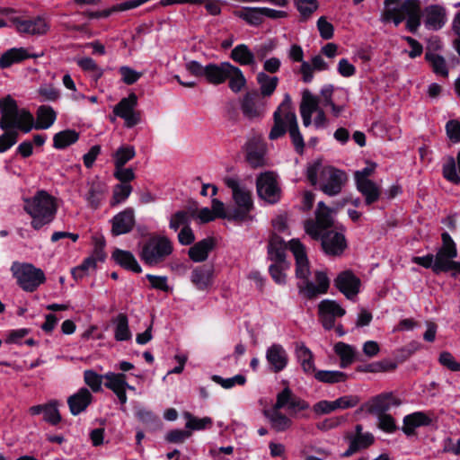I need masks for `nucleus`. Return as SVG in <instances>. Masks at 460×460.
Here are the masks:
<instances>
[{
  "label": "nucleus",
  "instance_id": "nucleus-52",
  "mask_svg": "<svg viewBox=\"0 0 460 460\" xmlns=\"http://www.w3.org/2000/svg\"><path fill=\"white\" fill-rule=\"evenodd\" d=\"M303 20L308 19L317 9V0H293Z\"/></svg>",
  "mask_w": 460,
  "mask_h": 460
},
{
  "label": "nucleus",
  "instance_id": "nucleus-55",
  "mask_svg": "<svg viewBox=\"0 0 460 460\" xmlns=\"http://www.w3.org/2000/svg\"><path fill=\"white\" fill-rule=\"evenodd\" d=\"M189 209L192 218L198 217L200 224H207L215 220V215L212 213V210L207 207L198 210V203L196 201H192V205L189 207Z\"/></svg>",
  "mask_w": 460,
  "mask_h": 460
},
{
  "label": "nucleus",
  "instance_id": "nucleus-16",
  "mask_svg": "<svg viewBox=\"0 0 460 460\" xmlns=\"http://www.w3.org/2000/svg\"><path fill=\"white\" fill-rule=\"evenodd\" d=\"M265 106V98L256 90L247 92L241 102L243 114L249 119L262 118Z\"/></svg>",
  "mask_w": 460,
  "mask_h": 460
},
{
  "label": "nucleus",
  "instance_id": "nucleus-46",
  "mask_svg": "<svg viewBox=\"0 0 460 460\" xmlns=\"http://www.w3.org/2000/svg\"><path fill=\"white\" fill-rule=\"evenodd\" d=\"M430 48H428L425 58L428 62L431 65L433 71L442 76L447 77L448 75V70L446 65V60L443 57L430 51Z\"/></svg>",
  "mask_w": 460,
  "mask_h": 460
},
{
  "label": "nucleus",
  "instance_id": "nucleus-44",
  "mask_svg": "<svg viewBox=\"0 0 460 460\" xmlns=\"http://www.w3.org/2000/svg\"><path fill=\"white\" fill-rule=\"evenodd\" d=\"M257 82L260 84L261 93L264 98L270 96L278 85L279 78L277 76H270L264 72L257 75Z\"/></svg>",
  "mask_w": 460,
  "mask_h": 460
},
{
  "label": "nucleus",
  "instance_id": "nucleus-15",
  "mask_svg": "<svg viewBox=\"0 0 460 460\" xmlns=\"http://www.w3.org/2000/svg\"><path fill=\"white\" fill-rule=\"evenodd\" d=\"M232 196L236 205V207L231 208V217L234 218V221L241 223L252 220V217L250 216V213L254 208L252 192L243 187Z\"/></svg>",
  "mask_w": 460,
  "mask_h": 460
},
{
  "label": "nucleus",
  "instance_id": "nucleus-34",
  "mask_svg": "<svg viewBox=\"0 0 460 460\" xmlns=\"http://www.w3.org/2000/svg\"><path fill=\"white\" fill-rule=\"evenodd\" d=\"M80 137L79 132L75 129H64L56 133L53 137V147L58 150H63L75 144Z\"/></svg>",
  "mask_w": 460,
  "mask_h": 460
},
{
  "label": "nucleus",
  "instance_id": "nucleus-5",
  "mask_svg": "<svg viewBox=\"0 0 460 460\" xmlns=\"http://www.w3.org/2000/svg\"><path fill=\"white\" fill-rule=\"evenodd\" d=\"M24 210L31 217V226L35 230L49 225L57 213L55 199L46 190H39L34 197L25 199Z\"/></svg>",
  "mask_w": 460,
  "mask_h": 460
},
{
  "label": "nucleus",
  "instance_id": "nucleus-60",
  "mask_svg": "<svg viewBox=\"0 0 460 460\" xmlns=\"http://www.w3.org/2000/svg\"><path fill=\"white\" fill-rule=\"evenodd\" d=\"M211 379L225 389L232 388L235 385H243L246 383V378L243 375H236L230 378H223L220 376L214 375Z\"/></svg>",
  "mask_w": 460,
  "mask_h": 460
},
{
  "label": "nucleus",
  "instance_id": "nucleus-40",
  "mask_svg": "<svg viewBox=\"0 0 460 460\" xmlns=\"http://www.w3.org/2000/svg\"><path fill=\"white\" fill-rule=\"evenodd\" d=\"M456 163L460 173V151L457 154L456 161L452 156L447 159L443 164V176L454 184H460V175L456 171Z\"/></svg>",
  "mask_w": 460,
  "mask_h": 460
},
{
  "label": "nucleus",
  "instance_id": "nucleus-42",
  "mask_svg": "<svg viewBox=\"0 0 460 460\" xmlns=\"http://www.w3.org/2000/svg\"><path fill=\"white\" fill-rule=\"evenodd\" d=\"M106 380L104 385L114 394L123 390L128 386L127 376L124 373L108 372L104 375Z\"/></svg>",
  "mask_w": 460,
  "mask_h": 460
},
{
  "label": "nucleus",
  "instance_id": "nucleus-6",
  "mask_svg": "<svg viewBox=\"0 0 460 460\" xmlns=\"http://www.w3.org/2000/svg\"><path fill=\"white\" fill-rule=\"evenodd\" d=\"M172 252V243L167 236L155 234L143 244L139 258L145 265L155 267L164 262Z\"/></svg>",
  "mask_w": 460,
  "mask_h": 460
},
{
  "label": "nucleus",
  "instance_id": "nucleus-24",
  "mask_svg": "<svg viewBox=\"0 0 460 460\" xmlns=\"http://www.w3.org/2000/svg\"><path fill=\"white\" fill-rule=\"evenodd\" d=\"M217 240L208 236L195 243L188 251V256L193 262H203L207 261L209 253L216 248Z\"/></svg>",
  "mask_w": 460,
  "mask_h": 460
},
{
  "label": "nucleus",
  "instance_id": "nucleus-18",
  "mask_svg": "<svg viewBox=\"0 0 460 460\" xmlns=\"http://www.w3.org/2000/svg\"><path fill=\"white\" fill-rule=\"evenodd\" d=\"M111 235L119 236L130 233L136 224L134 209L127 208L116 214L111 219Z\"/></svg>",
  "mask_w": 460,
  "mask_h": 460
},
{
  "label": "nucleus",
  "instance_id": "nucleus-49",
  "mask_svg": "<svg viewBox=\"0 0 460 460\" xmlns=\"http://www.w3.org/2000/svg\"><path fill=\"white\" fill-rule=\"evenodd\" d=\"M334 351L341 358V367H345L354 361L356 351L352 346L344 342H338L334 346Z\"/></svg>",
  "mask_w": 460,
  "mask_h": 460
},
{
  "label": "nucleus",
  "instance_id": "nucleus-57",
  "mask_svg": "<svg viewBox=\"0 0 460 460\" xmlns=\"http://www.w3.org/2000/svg\"><path fill=\"white\" fill-rule=\"evenodd\" d=\"M137 419L149 429H155L160 426V419L153 411L141 409L137 412Z\"/></svg>",
  "mask_w": 460,
  "mask_h": 460
},
{
  "label": "nucleus",
  "instance_id": "nucleus-20",
  "mask_svg": "<svg viewBox=\"0 0 460 460\" xmlns=\"http://www.w3.org/2000/svg\"><path fill=\"white\" fill-rule=\"evenodd\" d=\"M334 285L348 299H353L359 292L360 279L350 270H345L337 276Z\"/></svg>",
  "mask_w": 460,
  "mask_h": 460
},
{
  "label": "nucleus",
  "instance_id": "nucleus-50",
  "mask_svg": "<svg viewBox=\"0 0 460 460\" xmlns=\"http://www.w3.org/2000/svg\"><path fill=\"white\" fill-rule=\"evenodd\" d=\"M184 418L187 420L185 427L190 430H202L212 426V419L209 417L199 419L190 412L185 411Z\"/></svg>",
  "mask_w": 460,
  "mask_h": 460
},
{
  "label": "nucleus",
  "instance_id": "nucleus-31",
  "mask_svg": "<svg viewBox=\"0 0 460 460\" xmlns=\"http://www.w3.org/2000/svg\"><path fill=\"white\" fill-rule=\"evenodd\" d=\"M266 358L270 370L274 373L280 372L287 366L286 351L279 344H273L267 349Z\"/></svg>",
  "mask_w": 460,
  "mask_h": 460
},
{
  "label": "nucleus",
  "instance_id": "nucleus-33",
  "mask_svg": "<svg viewBox=\"0 0 460 460\" xmlns=\"http://www.w3.org/2000/svg\"><path fill=\"white\" fill-rule=\"evenodd\" d=\"M37 121H33L32 128L35 129H48L57 119V113L52 107L47 105H40L36 112Z\"/></svg>",
  "mask_w": 460,
  "mask_h": 460
},
{
  "label": "nucleus",
  "instance_id": "nucleus-27",
  "mask_svg": "<svg viewBox=\"0 0 460 460\" xmlns=\"http://www.w3.org/2000/svg\"><path fill=\"white\" fill-rule=\"evenodd\" d=\"M39 56L30 54L24 48H12L4 52L0 57V68L6 69L14 64L22 63L29 58H36Z\"/></svg>",
  "mask_w": 460,
  "mask_h": 460
},
{
  "label": "nucleus",
  "instance_id": "nucleus-4",
  "mask_svg": "<svg viewBox=\"0 0 460 460\" xmlns=\"http://www.w3.org/2000/svg\"><path fill=\"white\" fill-rule=\"evenodd\" d=\"M306 175L312 185L318 184L319 189L330 197L339 195L349 180L345 171L332 165L322 166L320 162L310 165Z\"/></svg>",
  "mask_w": 460,
  "mask_h": 460
},
{
  "label": "nucleus",
  "instance_id": "nucleus-37",
  "mask_svg": "<svg viewBox=\"0 0 460 460\" xmlns=\"http://www.w3.org/2000/svg\"><path fill=\"white\" fill-rule=\"evenodd\" d=\"M230 58L241 66H253L255 64L254 53L243 43L238 44L232 49Z\"/></svg>",
  "mask_w": 460,
  "mask_h": 460
},
{
  "label": "nucleus",
  "instance_id": "nucleus-41",
  "mask_svg": "<svg viewBox=\"0 0 460 460\" xmlns=\"http://www.w3.org/2000/svg\"><path fill=\"white\" fill-rule=\"evenodd\" d=\"M137 105V96L135 93H131L128 97L122 98L113 108V113L119 117L124 118L127 114L131 112Z\"/></svg>",
  "mask_w": 460,
  "mask_h": 460
},
{
  "label": "nucleus",
  "instance_id": "nucleus-38",
  "mask_svg": "<svg viewBox=\"0 0 460 460\" xmlns=\"http://www.w3.org/2000/svg\"><path fill=\"white\" fill-rule=\"evenodd\" d=\"M296 356L305 373L314 374L315 372L313 354L308 348L303 344H297L296 347Z\"/></svg>",
  "mask_w": 460,
  "mask_h": 460
},
{
  "label": "nucleus",
  "instance_id": "nucleus-64",
  "mask_svg": "<svg viewBox=\"0 0 460 460\" xmlns=\"http://www.w3.org/2000/svg\"><path fill=\"white\" fill-rule=\"evenodd\" d=\"M446 132L448 138L454 142H460V121L457 119H451L446 124Z\"/></svg>",
  "mask_w": 460,
  "mask_h": 460
},
{
  "label": "nucleus",
  "instance_id": "nucleus-51",
  "mask_svg": "<svg viewBox=\"0 0 460 460\" xmlns=\"http://www.w3.org/2000/svg\"><path fill=\"white\" fill-rule=\"evenodd\" d=\"M105 187L103 184L93 183L86 195V199L92 208H98L103 197Z\"/></svg>",
  "mask_w": 460,
  "mask_h": 460
},
{
  "label": "nucleus",
  "instance_id": "nucleus-22",
  "mask_svg": "<svg viewBox=\"0 0 460 460\" xmlns=\"http://www.w3.org/2000/svg\"><path fill=\"white\" fill-rule=\"evenodd\" d=\"M447 16L445 7L439 4H431L423 10V22L427 29L438 31L447 22Z\"/></svg>",
  "mask_w": 460,
  "mask_h": 460
},
{
  "label": "nucleus",
  "instance_id": "nucleus-48",
  "mask_svg": "<svg viewBox=\"0 0 460 460\" xmlns=\"http://www.w3.org/2000/svg\"><path fill=\"white\" fill-rule=\"evenodd\" d=\"M190 210H178L171 216L169 227L171 230L177 232L181 226L186 227L190 226L191 221Z\"/></svg>",
  "mask_w": 460,
  "mask_h": 460
},
{
  "label": "nucleus",
  "instance_id": "nucleus-56",
  "mask_svg": "<svg viewBox=\"0 0 460 460\" xmlns=\"http://www.w3.org/2000/svg\"><path fill=\"white\" fill-rule=\"evenodd\" d=\"M104 375H100L93 370H85L84 372V383L92 389L93 393L102 391V384Z\"/></svg>",
  "mask_w": 460,
  "mask_h": 460
},
{
  "label": "nucleus",
  "instance_id": "nucleus-19",
  "mask_svg": "<svg viewBox=\"0 0 460 460\" xmlns=\"http://www.w3.org/2000/svg\"><path fill=\"white\" fill-rule=\"evenodd\" d=\"M288 132V93L284 94L283 100L273 113V126L270 131L269 138L276 140L286 135Z\"/></svg>",
  "mask_w": 460,
  "mask_h": 460
},
{
  "label": "nucleus",
  "instance_id": "nucleus-17",
  "mask_svg": "<svg viewBox=\"0 0 460 460\" xmlns=\"http://www.w3.org/2000/svg\"><path fill=\"white\" fill-rule=\"evenodd\" d=\"M10 22L14 25L19 33L30 35H44L49 30V25L42 16L23 20L12 16Z\"/></svg>",
  "mask_w": 460,
  "mask_h": 460
},
{
  "label": "nucleus",
  "instance_id": "nucleus-8",
  "mask_svg": "<svg viewBox=\"0 0 460 460\" xmlns=\"http://www.w3.org/2000/svg\"><path fill=\"white\" fill-rule=\"evenodd\" d=\"M299 111L305 127L312 124V115L316 113L314 124L317 128H326L329 120L324 111L319 106L320 97L314 94L309 89L302 91Z\"/></svg>",
  "mask_w": 460,
  "mask_h": 460
},
{
  "label": "nucleus",
  "instance_id": "nucleus-11",
  "mask_svg": "<svg viewBox=\"0 0 460 460\" xmlns=\"http://www.w3.org/2000/svg\"><path fill=\"white\" fill-rule=\"evenodd\" d=\"M226 65L229 62H223L219 65L209 63L203 66L199 62L191 60L186 64V69L194 76H204L212 84H221L229 77V69Z\"/></svg>",
  "mask_w": 460,
  "mask_h": 460
},
{
  "label": "nucleus",
  "instance_id": "nucleus-35",
  "mask_svg": "<svg viewBox=\"0 0 460 460\" xmlns=\"http://www.w3.org/2000/svg\"><path fill=\"white\" fill-rule=\"evenodd\" d=\"M358 190L365 197L367 205H370L378 200L381 190L379 186L371 180H362L356 182Z\"/></svg>",
  "mask_w": 460,
  "mask_h": 460
},
{
  "label": "nucleus",
  "instance_id": "nucleus-30",
  "mask_svg": "<svg viewBox=\"0 0 460 460\" xmlns=\"http://www.w3.org/2000/svg\"><path fill=\"white\" fill-rule=\"evenodd\" d=\"M401 401L394 397L392 393H384L371 399L368 405V411L372 413H385L392 406H398Z\"/></svg>",
  "mask_w": 460,
  "mask_h": 460
},
{
  "label": "nucleus",
  "instance_id": "nucleus-39",
  "mask_svg": "<svg viewBox=\"0 0 460 460\" xmlns=\"http://www.w3.org/2000/svg\"><path fill=\"white\" fill-rule=\"evenodd\" d=\"M114 338L118 341H125L131 339V332L128 327V319L126 314L119 313L115 319Z\"/></svg>",
  "mask_w": 460,
  "mask_h": 460
},
{
  "label": "nucleus",
  "instance_id": "nucleus-58",
  "mask_svg": "<svg viewBox=\"0 0 460 460\" xmlns=\"http://www.w3.org/2000/svg\"><path fill=\"white\" fill-rule=\"evenodd\" d=\"M93 251L91 255L94 260L100 262H104L107 258V253L105 252L106 241L105 238L101 236H93Z\"/></svg>",
  "mask_w": 460,
  "mask_h": 460
},
{
  "label": "nucleus",
  "instance_id": "nucleus-29",
  "mask_svg": "<svg viewBox=\"0 0 460 460\" xmlns=\"http://www.w3.org/2000/svg\"><path fill=\"white\" fill-rule=\"evenodd\" d=\"M355 429L356 435L349 437V446L343 454L344 456H349L361 449L367 448L374 442V437L371 433H362L361 425H357Z\"/></svg>",
  "mask_w": 460,
  "mask_h": 460
},
{
  "label": "nucleus",
  "instance_id": "nucleus-59",
  "mask_svg": "<svg viewBox=\"0 0 460 460\" xmlns=\"http://www.w3.org/2000/svg\"><path fill=\"white\" fill-rule=\"evenodd\" d=\"M317 380L323 383H338L342 382L346 378V375L341 371H318L314 372Z\"/></svg>",
  "mask_w": 460,
  "mask_h": 460
},
{
  "label": "nucleus",
  "instance_id": "nucleus-12",
  "mask_svg": "<svg viewBox=\"0 0 460 460\" xmlns=\"http://www.w3.org/2000/svg\"><path fill=\"white\" fill-rule=\"evenodd\" d=\"M256 190L258 197L268 204L278 203L281 198V190L277 174L270 171L260 173L256 178Z\"/></svg>",
  "mask_w": 460,
  "mask_h": 460
},
{
  "label": "nucleus",
  "instance_id": "nucleus-21",
  "mask_svg": "<svg viewBox=\"0 0 460 460\" xmlns=\"http://www.w3.org/2000/svg\"><path fill=\"white\" fill-rule=\"evenodd\" d=\"M58 402L51 400L47 403L33 405L29 408V413L31 416L43 414V420L52 426H57L62 420L58 411Z\"/></svg>",
  "mask_w": 460,
  "mask_h": 460
},
{
  "label": "nucleus",
  "instance_id": "nucleus-13",
  "mask_svg": "<svg viewBox=\"0 0 460 460\" xmlns=\"http://www.w3.org/2000/svg\"><path fill=\"white\" fill-rule=\"evenodd\" d=\"M245 159L252 168L265 165L266 143L261 134L253 132L244 145Z\"/></svg>",
  "mask_w": 460,
  "mask_h": 460
},
{
  "label": "nucleus",
  "instance_id": "nucleus-10",
  "mask_svg": "<svg viewBox=\"0 0 460 460\" xmlns=\"http://www.w3.org/2000/svg\"><path fill=\"white\" fill-rule=\"evenodd\" d=\"M335 213L336 209L328 207L323 201L318 202L314 212L315 219H307L304 222L305 232L312 239L319 240L321 233L333 226Z\"/></svg>",
  "mask_w": 460,
  "mask_h": 460
},
{
  "label": "nucleus",
  "instance_id": "nucleus-63",
  "mask_svg": "<svg viewBox=\"0 0 460 460\" xmlns=\"http://www.w3.org/2000/svg\"><path fill=\"white\" fill-rule=\"evenodd\" d=\"M146 279L149 281L151 288L164 292H169L171 289L168 285V278L166 276L146 274Z\"/></svg>",
  "mask_w": 460,
  "mask_h": 460
},
{
  "label": "nucleus",
  "instance_id": "nucleus-7",
  "mask_svg": "<svg viewBox=\"0 0 460 460\" xmlns=\"http://www.w3.org/2000/svg\"><path fill=\"white\" fill-rule=\"evenodd\" d=\"M262 414L269 420L271 429L277 432L285 431L288 429V416L282 411L288 410V385L278 394L275 403L269 406L268 402L261 399Z\"/></svg>",
  "mask_w": 460,
  "mask_h": 460
},
{
  "label": "nucleus",
  "instance_id": "nucleus-61",
  "mask_svg": "<svg viewBox=\"0 0 460 460\" xmlns=\"http://www.w3.org/2000/svg\"><path fill=\"white\" fill-rule=\"evenodd\" d=\"M77 65L84 71L93 72L95 80H98L103 75V70L92 58H83L77 61Z\"/></svg>",
  "mask_w": 460,
  "mask_h": 460
},
{
  "label": "nucleus",
  "instance_id": "nucleus-14",
  "mask_svg": "<svg viewBox=\"0 0 460 460\" xmlns=\"http://www.w3.org/2000/svg\"><path fill=\"white\" fill-rule=\"evenodd\" d=\"M344 228L327 230L321 233V244L323 251L329 256H341L348 247L344 235Z\"/></svg>",
  "mask_w": 460,
  "mask_h": 460
},
{
  "label": "nucleus",
  "instance_id": "nucleus-32",
  "mask_svg": "<svg viewBox=\"0 0 460 460\" xmlns=\"http://www.w3.org/2000/svg\"><path fill=\"white\" fill-rule=\"evenodd\" d=\"M431 417L423 411H416L411 414L406 415L403 418L402 431L411 436L414 434L417 428L422 426H429L431 423Z\"/></svg>",
  "mask_w": 460,
  "mask_h": 460
},
{
  "label": "nucleus",
  "instance_id": "nucleus-23",
  "mask_svg": "<svg viewBox=\"0 0 460 460\" xmlns=\"http://www.w3.org/2000/svg\"><path fill=\"white\" fill-rule=\"evenodd\" d=\"M190 281L200 291L208 289L214 282V265L203 264L195 267L191 271Z\"/></svg>",
  "mask_w": 460,
  "mask_h": 460
},
{
  "label": "nucleus",
  "instance_id": "nucleus-47",
  "mask_svg": "<svg viewBox=\"0 0 460 460\" xmlns=\"http://www.w3.org/2000/svg\"><path fill=\"white\" fill-rule=\"evenodd\" d=\"M136 155V151L133 146L123 145L119 146L113 155L114 166L123 167L125 164L133 159Z\"/></svg>",
  "mask_w": 460,
  "mask_h": 460
},
{
  "label": "nucleus",
  "instance_id": "nucleus-2",
  "mask_svg": "<svg viewBox=\"0 0 460 460\" xmlns=\"http://www.w3.org/2000/svg\"><path fill=\"white\" fill-rule=\"evenodd\" d=\"M289 252L296 261V277L298 279L297 287L302 296L312 299L319 295L325 294L330 286V280L324 271H316L315 283L309 280L310 264L305 245L298 238L289 240Z\"/></svg>",
  "mask_w": 460,
  "mask_h": 460
},
{
  "label": "nucleus",
  "instance_id": "nucleus-62",
  "mask_svg": "<svg viewBox=\"0 0 460 460\" xmlns=\"http://www.w3.org/2000/svg\"><path fill=\"white\" fill-rule=\"evenodd\" d=\"M404 17L420 14V4L419 0H405L398 8Z\"/></svg>",
  "mask_w": 460,
  "mask_h": 460
},
{
  "label": "nucleus",
  "instance_id": "nucleus-1",
  "mask_svg": "<svg viewBox=\"0 0 460 460\" xmlns=\"http://www.w3.org/2000/svg\"><path fill=\"white\" fill-rule=\"evenodd\" d=\"M0 153L8 151L18 141V131L29 133L33 126V115L26 109H20L11 96L0 98Z\"/></svg>",
  "mask_w": 460,
  "mask_h": 460
},
{
  "label": "nucleus",
  "instance_id": "nucleus-36",
  "mask_svg": "<svg viewBox=\"0 0 460 460\" xmlns=\"http://www.w3.org/2000/svg\"><path fill=\"white\" fill-rule=\"evenodd\" d=\"M233 13L252 26H258L264 21L261 7H243L240 10H234Z\"/></svg>",
  "mask_w": 460,
  "mask_h": 460
},
{
  "label": "nucleus",
  "instance_id": "nucleus-3",
  "mask_svg": "<svg viewBox=\"0 0 460 460\" xmlns=\"http://www.w3.org/2000/svg\"><path fill=\"white\" fill-rule=\"evenodd\" d=\"M274 231L270 234L268 243V258L273 261L269 267V272L278 284L286 283V274L283 272V264L286 262L288 243L277 234L288 228L287 215H279L272 220Z\"/></svg>",
  "mask_w": 460,
  "mask_h": 460
},
{
  "label": "nucleus",
  "instance_id": "nucleus-43",
  "mask_svg": "<svg viewBox=\"0 0 460 460\" xmlns=\"http://www.w3.org/2000/svg\"><path fill=\"white\" fill-rule=\"evenodd\" d=\"M289 137L298 154H303L305 142L302 134L297 126L296 117L295 113L289 112Z\"/></svg>",
  "mask_w": 460,
  "mask_h": 460
},
{
  "label": "nucleus",
  "instance_id": "nucleus-26",
  "mask_svg": "<svg viewBox=\"0 0 460 460\" xmlns=\"http://www.w3.org/2000/svg\"><path fill=\"white\" fill-rule=\"evenodd\" d=\"M457 255L444 248H440L434 256L433 271L439 273L442 271L455 270L460 273V263L454 261L453 259Z\"/></svg>",
  "mask_w": 460,
  "mask_h": 460
},
{
  "label": "nucleus",
  "instance_id": "nucleus-45",
  "mask_svg": "<svg viewBox=\"0 0 460 460\" xmlns=\"http://www.w3.org/2000/svg\"><path fill=\"white\" fill-rule=\"evenodd\" d=\"M229 69L228 86L234 93H238L246 84V79L242 70L234 65H226Z\"/></svg>",
  "mask_w": 460,
  "mask_h": 460
},
{
  "label": "nucleus",
  "instance_id": "nucleus-25",
  "mask_svg": "<svg viewBox=\"0 0 460 460\" xmlns=\"http://www.w3.org/2000/svg\"><path fill=\"white\" fill-rule=\"evenodd\" d=\"M93 400V396L87 388H80L75 394L67 398V405L71 414L74 416L79 415L88 408Z\"/></svg>",
  "mask_w": 460,
  "mask_h": 460
},
{
  "label": "nucleus",
  "instance_id": "nucleus-28",
  "mask_svg": "<svg viewBox=\"0 0 460 460\" xmlns=\"http://www.w3.org/2000/svg\"><path fill=\"white\" fill-rule=\"evenodd\" d=\"M111 259L116 264L126 270L137 274L142 272L141 266L130 251L116 248L111 253Z\"/></svg>",
  "mask_w": 460,
  "mask_h": 460
},
{
  "label": "nucleus",
  "instance_id": "nucleus-54",
  "mask_svg": "<svg viewBox=\"0 0 460 460\" xmlns=\"http://www.w3.org/2000/svg\"><path fill=\"white\" fill-rule=\"evenodd\" d=\"M319 312L328 314L333 317H341L345 314V310L334 300H323L319 304Z\"/></svg>",
  "mask_w": 460,
  "mask_h": 460
},
{
  "label": "nucleus",
  "instance_id": "nucleus-9",
  "mask_svg": "<svg viewBox=\"0 0 460 460\" xmlns=\"http://www.w3.org/2000/svg\"><path fill=\"white\" fill-rule=\"evenodd\" d=\"M11 271L18 286L26 292H34L46 280L43 270L31 263L14 261L11 266Z\"/></svg>",
  "mask_w": 460,
  "mask_h": 460
},
{
  "label": "nucleus",
  "instance_id": "nucleus-53",
  "mask_svg": "<svg viewBox=\"0 0 460 460\" xmlns=\"http://www.w3.org/2000/svg\"><path fill=\"white\" fill-rule=\"evenodd\" d=\"M132 192V187L129 184H116L113 188L111 206L115 207L125 201Z\"/></svg>",
  "mask_w": 460,
  "mask_h": 460
}]
</instances>
